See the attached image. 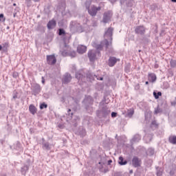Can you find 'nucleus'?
Here are the masks:
<instances>
[{
    "label": "nucleus",
    "instance_id": "1",
    "mask_svg": "<svg viewBox=\"0 0 176 176\" xmlns=\"http://www.w3.org/2000/svg\"><path fill=\"white\" fill-rule=\"evenodd\" d=\"M92 46L96 49L94 50H90L88 51V58H89V61L91 63H93V61H96L97 58V55L98 57H101V51L104 49V47L105 48V50H108V47H109V44L108 43L107 38H104L103 41H100V43L99 44L97 43V41L92 42Z\"/></svg>",
    "mask_w": 176,
    "mask_h": 176
},
{
    "label": "nucleus",
    "instance_id": "2",
    "mask_svg": "<svg viewBox=\"0 0 176 176\" xmlns=\"http://www.w3.org/2000/svg\"><path fill=\"white\" fill-rule=\"evenodd\" d=\"M109 102H107V99L104 98L99 103V109L96 111V115L98 119H107L111 115V110L107 106Z\"/></svg>",
    "mask_w": 176,
    "mask_h": 176
},
{
    "label": "nucleus",
    "instance_id": "3",
    "mask_svg": "<svg viewBox=\"0 0 176 176\" xmlns=\"http://www.w3.org/2000/svg\"><path fill=\"white\" fill-rule=\"evenodd\" d=\"M69 29L71 32H72L73 34H75L76 32L80 34L83 32V27L76 21H72L70 22Z\"/></svg>",
    "mask_w": 176,
    "mask_h": 176
},
{
    "label": "nucleus",
    "instance_id": "4",
    "mask_svg": "<svg viewBox=\"0 0 176 176\" xmlns=\"http://www.w3.org/2000/svg\"><path fill=\"white\" fill-rule=\"evenodd\" d=\"M32 162L30 159H27L26 162L23 164V166L21 167V173L22 175L25 176L30 170V167L32 166Z\"/></svg>",
    "mask_w": 176,
    "mask_h": 176
},
{
    "label": "nucleus",
    "instance_id": "5",
    "mask_svg": "<svg viewBox=\"0 0 176 176\" xmlns=\"http://www.w3.org/2000/svg\"><path fill=\"white\" fill-rule=\"evenodd\" d=\"M113 35V28L110 27L107 29V30L104 33V38H107L109 39L108 41L109 47L112 46Z\"/></svg>",
    "mask_w": 176,
    "mask_h": 176
},
{
    "label": "nucleus",
    "instance_id": "6",
    "mask_svg": "<svg viewBox=\"0 0 176 176\" xmlns=\"http://www.w3.org/2000/svg\"><path fill=\"white\" fill-rule=\"evenodd\" d=\"M31 90H32V94L33 96H38V94H39L41 91H42V87H41V85L38 83H34L32 85Z\"/></svg>",
    "mask_w": 176,
    "mask_h": 176
},
{
    "label": "nucleus",
    "instance_id": "7",
    "mask_svg": "<svg viewBox=\"0 0 176 176\" xmlns=\"http://www.w3.org/2000/svg\"><path fill=\"white\" fill-rule=\"evenodd\" d=\"M100 10H101L100 6L96 7V6L93 5L89 9L88 13L89 16H91V17H96V16H97V12Z\"/></svg>",
    "mask_w": 176,
    "mask_h": 176
},
{
    "label": "nucleus",
    "instance_id": "8",
    "mask_svg": "<svg viewBox=\"0 0 176 176\" xmlns=\"http://www.w3.org/2000/svg\"><path fill=\"white\" fill-rule=\"evenodd\" d=\"M145 32H146V28L144 25H138L135 28V34L137 35H141V36L145 35Z\"/></svg>",
    "mask_w": 176,
    "mask_h": 176
},
{
    "label": "nucleus",
    "instance_id": "9",
    "mask_svg": "<svg viewBox=\"0 0 176 176\" xmlns=\"http://www.w3.org/2000/svg\"><path fill=\"white\" fill-rule=\"evenodd\" d=\"M111 18H112V11L109 10L107 12H104L103 14L102 22L104 24H107V23H109V21H111Z\"/></svg>",
    "mask_w": 176,
    "mask_h": 176
},
{
    "label": "nucleus",
    "instance_id": "10",
    "mask_svg": "<svg viewBox=\"0 0 176 176\" xmlns=\"http://www.w3.org/2000/svg\"><path fill=\"white\" fill-rule=\"evenodd\" d=\"M38 144L42 145L43 151H50V149H52V147H50V143L49 142H46L45 138H42L41 142H39Z\"/></svg>",
    "mask_w": 176,
    "mask_h": 176
},
{
    "label": "nucleus",
    "instance_id": "11",
    "mask_svg": "<svg viewBox=\"0 0 176 176\" xmlns=\"http://www.w3.org/2000/svg\"><path fill=\"white\" fill-rule=\"evenodd\" d=\"M72 80V76L69 73H65L62 78V83L63 85H68Z\"/></svg>",
    "mask_w": 176,
    "mask_h": 176
},
{
    "label": "nucleus",
    "instance_id": "12",
    "mask_svg": "<svg viewBox=\"0 0 176 176\" xmlns=\"http://www.w3.org/2000/svg\"><path fill=\"white\" fill-rule=\"evenodd\" d=\"M57 63V58L54 55H47V64L48 65H54Z\"/></svg>",
    "mask_w": 176,
    "mask_h": 176
},
{
    "label": "nucleus",
    "instance_id": "13",
    "mask_svg": "<svg viewBox=\"0 0 176 176\" xmlns=\"http://www.w3.org/2000/svg\"><path fill=\"white\" fill-rule=\"evenodd\" d=\"M75 134H76V135H80L81 138H83V137H86V129L83 128V126H80L77 131H75Z\"/></svg>",
    "mask_w": 176,
    "mask_h": 176
},
{
    "label": "nucleus",
    "instance_id": "14",
    "mask_svg": "<svg viewBox=\"0 0 176 176\" xmlns=\"http://www.w3.org/2000/svg\"><path fill=\"white\" fill-rule=\"evenodd\" d=\"M133 167H141V160L138 157L134 156L131 160Z\"/></svg>",
    "mask_w": 176,
    "mask_h": 176
},
{
    "label": "nucleus",
    "instance_id": "15",
    "mask_svg": "<svg viewBox=\"0 0 176 176\" xmlns=\"http://www.w3.org/2000/svg\"><path fill=\"white\" fill-rule=\"evenodd\" d=\"M118 63V59L114 56H110L109 58L108 65L109 67H115V65Z\"/></svg>",
    "mask_w": 176,
    "mask_h": 176
},
{
    "label": "nucleus",
    "instance_id": "16",
    "mask_svg": "<svg viewBox=\"0 0 176 176\" xmlns=\"http://www.w3.org/2000/svg\"><path fill=\"white\" fill-rule=\"evenodd\" d=\"M141 135H140L139 133H136L133 135V137L132 138V139L131 140V144H134L135 142H140V141H141Z\"/></svg>",
    "mask_w": 176,
    "mask_h": 176
},
{
    "label": "nucleus",
    "instance_id": "17",
    "mask_svg": "<svg viewBox=\"0 0 176 176\" xmlns=\"http://www.w3.org/2000/svg\"><path fill=\"white\" fill-rule=\"evenodd\" d=\"M56 25H57V23L54 19L50 21L47 24L48 30H53V28H56Z\"/></svg>",
    "mask_w": 176,
    "mask_h": 176
},
{
    "label": "nucleus",
    "instance_id": "18",
    "mask_svg": "<svg viewBox=\"0 0 176 176\" xmlns=\"http://www.w3.org/2000/svg\"><path fill=\"white\" fill-rule=\"evenodd\" d=\"M87 50V47L85 45H78L77 47V52L79 53V54H83L84 53H86Z\"/></svg>",
    "mask_w": 176,
    "mask_h": 176
},
{
    "label": "nucleus",
    "instance_id": "19",
    "mask_svg": "<svg viewBox=\"0 0 176 176\" xmlns=\"http://www.w3.org/2000/svg\"><path fill=\"white\" fill-rule=\"evenodd\" d=\"M134 0H120V3L121 5H124L126 3L128 8H131L133 6V1Z\"/></svg>",
    "mask_w": 176,
    "mask_h": 176
},
{
    "label": "nucleus",
    "instance_id": "20",
    "mask_svg": "<svg viewBox=\"0 0 176 176\" xmlns=\"http://www.w3.org/2000/svg\"><path fill=\"white\" fill-rule=\"evenodd\" d=\"M148 79L149 82L153 83L156 82V79H157V77H156V74H155L154 73H149L148 75Z\"/></svg>",
    "mask_w": 176,
    "mask_h": 176
},
{
    "label": "nucleus",
    "instance_id": "21",
    "mask_svg": "<svg viewBox=\"0 0 176 176\" xmlns=\"http://www.w3.org/2000/svg\"><path fill=\"white\" fill-rule=\"evenodd\" d=\"M76 79H78V80H82L85 76H83V72L82 70H79L76 72L75 74Z\"/></svg>",
    "mask_w": 176,
    "mask_h": 176
},
{
    "label": "nucleus",
    "instance_id": "22",
    "mask_svg": "<svg viewBox=\"0 0 176 176\" xmlns=\"http://www.w3.org/2000/svg\"><path fill=\"white\" fill-rule=\"evenodd\" d=\"M84 102L85 105H93L94 100H93V98L91 96H88L84 100Z\"/></svg>",
    "mask_w": 176,
    "mask_h": 176
},
{
    "label": "nucleus",
    "instance_id": "23",
    "mask_svg": "<svg viewBox=\"0 0 176 176\" xmlns=\"http://www.w3.org/2000/svg\"><path fill=\"white\" fill-rule=\"evenodd\" d=\"M95 78H97V75L94 74V73L88 72L87 74V79H88L89 82H93Z\"/></svg>",
    "mask_w": 176,
    "mask_h": 176
},
{
    "label": "nucleus",
    "instance_id": "24",
    "mask_svg": "<svg viewBox=\"0 0 176 176\" xmlns=\"http://www.w3.org/2000/svg\"><path fill=\"white\" fill-rule=\"evenodd\" d=\"M29 111L32 115H35V113L38 112V109L36 108V107H35V105L30 104L29 106Z\"/></svg>",
    "mask_w": 176,
    "mask_h": 176
},
{
    "label": "nucleus",
    "instance_id": "25",
    "mask_svg": "<svg viewBox=\"0 0 176 176\" xmlns=\"http://www.w3.org/2000/svg\"><path fill=\"white\" fill-rule=\"evenodd\" d=\"M150 127L152 129V130H156L159 129V123H157V121L154 120L151 122Z\"/></svg>",
    "mask_w": 176,
    "mask_h": 176
},
{
    "label": "nucleus",
    "instance_id": "26",
    "mask_svg": "<svg viewBox=\"0 0 176 176\" xmlns=\"http://www.w3.org/2000/svg\"><path fill=\"white\" fill-rule=\"evenodd\" d=\"M144 138L148 142H151L152 141V139L153 138V133H146Z\"/></svg>",
    "mask_w": 176,
    "mask_h": 176
},
{
    "label": "nucleus",
    "instance_id": "27",
    "mask_svg": "<svg viewBox=\"0 0 176 176\" xmlns=\"http://www.w3.org/2000/svg\"><path fill=\"white\" fill-rule=\"evenodd\" d=\"M118 164H120V166H126V164H127V160H124V158L120 156L119 157Z\"/></svg>",
    "mask_w": 176,
    "mask_h": 176
},
{
    "label": "nucleus",
    "instance_id": "28",
    "mask_svg": "<svg viewBox=\"0 0 176 176\" xmlns=\"http://www.w3.org/2000/svg\"><path fill=\"white\" fill-rule=\"evenodd\" d=\"M163 168L157 166L156 167V175L157 176H162L163 175Z\"/></svg>",
    "mask_w": 176,
    "mask_h": 176
},
{
    "label": "nucleus",
    "instance_id": "29",
    "mask_svg": "<svg viewBox=\"0 0 176 176\" xmlns=\"http://www.w3.org/2000/svg\"><path fill=\"white\" fill-rule=\"evenodd\" d=\"M3 47V53H8V47H9V42H6L1 45Z\"/></svg>",
    "mask_w": 176,
    "mask_h": 176
},
{
    "label": "nucleus",
    "instance_id": "30",
    "mask_svg": "<svg viewBox=\"0 0 176 176\" xmlns=\"http://www.w3.org/2000/svg\"><path fill=\"white\" fill-rule=\"evenodd\" d=\"M153 96L155 98V100H159L160 97H162V91H154L153 93Z\"/></svg>",
    "mask_w": 176,
    "mask_h": 176
},
{
    "label": "nucleus",
    "instance_id": "31",
    "mask_svg": "<svg viewBox=\"0 0 176 176\" xmlns=\"http://www.w3.org/2000/svg\"><path fill=\"white\" fill-rule=\"evenodd\" d=\"M92 104H85V109L87 113H93V107Z\"/></svg>",
    "mask_w": 176,
    "mask_h": 176
},
{
    "label": "nucleus",
    "instance_id": "32",
    "mask_svg": "<svg viewBox=\"0 0 176 176\" xmlns=\"http://www.w3.org/2000/svg\"><path fill=\"white\" fill-rule=\"evenodd\" d=\"M168 142L170 144H173V145H176V136H170L168 138Z\"/></svg>",
    "mask_w": 176,
    "mask_h": 176
},
{
    "label": "nucleus",
    "instance_id": "33",
    "mask_svg": "<svg viewBox=\"0 0 176 176\" xmlns=\"http://www.w3.org/2000/svg\"><path fill=\"white\" fill-rule=\"evenodd\" d=\"M147 155L148 156H153V155H155V148H149L147 150Z\"/></svg>",
    "mask_w": 176,
    "mask_h": 176
},
{
    "label": "nucleus",
    "instance_id": "34",
    "mask_svg": "<svg viewBox=\"0 0 176 176\" xmlns=\"http://www.w3.org/2000/svg\"><path fill=\"white\" fill-rule=\"evenodd\" d=\"M14 149H16V151H20V149H21V144L20 143V142H16L15 144H14Z\"/></svg>",
    "mask_w": 176,
    "mask_h": 176
},
{
    "label": "nucleus",
    "instance_id": "35",
    "mask_svg": "<svg viewBox=\"0 0 176 176\" xmlns=\"http://www.w3.org/2000/svg\"><path fill=\"white\" fill-rule=\"evenodd\" d=\"M69 57H72V58H74V57H76V52L72 50L68 54Z\"/></svg>",
    "mask_w": 176,
    "mask_h": 176
},
{
    "label": "nucleus",
    "instance_id": "36",
    "mask_svg": "<svg viewBox=\"0 0 176 176\" xmlns=\"http://www.w3.org/2000/svg\"><path fill=\"white\" fill-rule=\"evenodd\" d=\"M131 68V65L130 63L127 64L124 67V71L126 74H129L130 72V69Z\"/></svg>",
    "mask_w": 176,
    "mask_h": 176
},
{
    "label": "nucleus",
    "instance_id": "37",
    "mask_svg": "<svg viewBox=\"0 0 176 176\" xmlns=\"http://www.w3.org/2000/svg\"><path fill=\"white\" fill-rule=\"evenodd\" d=\"M170 65L171 68H175L176 67V60L171 59L170 60Z\"/></svg>",
    "mask_w": 176,
    "mask_h": 176
},
{
    "label": "nucleus",
    "instance_id": "38",
    "mask_svg": "<svg viewBox=\"0 0 176 176\" xmlns=\"http://www.w3.org/2000/svg\"><path fill=\"white\" fill-rule=\"evenodd\" d=\"M58 35L59 36L65 35V30L63 28L58 29Z\"/></svg>",
    "mask_w": 176,
    "mask_h": 176
},
{
    "label": "nucleus",
    "instance_id": "39",
    "mask_svg": "<svg viewBox=\"0 0 176 176\" xmlns=\"http://www.w3.org/2000/svg\"><path fill=\"white\" fill-rule=\"evenodd\" d=\"M162 112H163V109H160L159 107L155 109L154 113H155V115H157V113H162Z\"/></svg>",
    "mask_w": 176,
    "mask_h": 176
},
{
    "label": "nucleus",
    "instance_id": "40",
    "mask_svg": "<svg viewBox=\"0 0 176 176\" xmlns=\"http://www.w3.org/2000/svg\"><path fill=\"white\" fill-rule=\"evenodd\" d=\"M133 115H134V110H131L130 111L127 112L126 116H127V118H132Z\"/></svg>",
    "mask_w": 176,
    "mask_h": 176
},
{
    "label": "nucleus",
    "instance_id": "41",
    "mask_svg": "<svg viewBox=\"0 0 176 176\" xmlns=\"http://www.w3.org/2000/svg\"><path fill=\"white\" fill-rule=\"evenodd\" d=\"M0 21L1 23H5V21H6V18L3 14H0Z\"/></svg>",
    "mask_w": 176,
    "mask_h": 176
},
{
    "label": "nucleus",
    "instance_id": "42",
    "mask_svg": "<svg viewBox=\"0 0 176 176\" xmlns=\"http://www.w3.org/2000/svg\"><path fill=\"white\" fill-rule=\"evenodd\" d=\"M60 52L62 56H63V57H67V56H68L69 52H67V50H63V51H60Z\"/></svg>",
    "mask_w": 176,
    "mask_h": 176
},
{
    "label": "nucleus",
    "instance_id": "43",
    "mask_svg": "<svg viewBox=\"0 0 176 176\" xmlns=\"http://www.w3.org/2000/svg\"><path fill=\"white\" fill-rule=\"evenodd\" d=\"M150 9L151 10H152L153 12L156 10V9H157V5L156 4H152L151 6H150Z\"/></svg>",
    "mask_w": 176,
    "mask_h": 176
},
{
    "label": "nucleus",
    "instance_id": "44",
    "mask_svg": "<svg viewBox=\"0 0 176 176\" xmlns=\"http://www.w3.org/2000/svg\"><path fill=\"white\" fill-rule=\"evenodd\" d=\"M67 115H68L69 118H72V116H74V113L72 112L71 109H69L67 110Z\"/></svg>",
    "mask_w": 176,
    "mask_h": 176
},
{
    "label": "nucleus",
    "instance_id": "45",
    "mask_svg": "<svg viewBox=\"0 0 176 176\" xmlns=\"http://www.w3.org/2000/svg\"><path fill=\"white\" fill-rule=\"evenodd\" d=\"M47 108V104H45V102H43L40 104V109H44Z\"/></svg>",
    "mask_w": 176,
    "mask_h": 176
},
{
    "label": "nucleus",
    "instance_id": "46",
    "mask_svg": "<svg viewBox=\"0 0 176 176\" xmlns=\"http://www.w3.org/2000/svg\"><path fill=\"white\" fill-rule=\"evenodd\" d=\"M12 78H15V79L19 78V72H14L12 74Z\"/></svg>",
    "mask_w": 176,
    "mask_h": 176
},
{
    "label": "nucleus",
    "instance_id": "47",
    "mask_svg": "<svg viewBox=\"0 0 176 176\" xmlns=\"http://www.w3.org/2000/svg\"><path fill=\"white\" fill-rule=\"evenodd\" d=\"M85 8H86V9H87V11H89V9L91 8H90V3H89V2H85Z\"/></svg>",
    "mask_w": 176,
    "mask_h": 176
},
{
    "label": "nucleus",
    "instance_id": "48",
    "mask_svg": "<svg viewBox=\"0 0 176 176\" xmlns=\"http://www.w3.org/2000/svg\"><path fill=\"white\" fill-rule=\"evenodd\" d=\"M118 116V113L115 112V111H112L111 112V118H115Z\"/></svg>",
    "mask_w": 176,
    "mask_h": 176
},
{
    "label": "nucleus",
    "instance_id": "49",
    "mask_svg": "<svg viewBox=\"0 0 176 176\" xmlns=\"http://www.w3.org/2000/svg\"><path fill=\"white\" fill-rule=\"evenodd\" d=\"M164 89H168V87H170V84H168V82H164Z\"/></svg>",
    "mask_w": 176,
    "mask_h": 176
},
{
    "label": "nucleus",
    "instance_id": "50",
    "mask_svg": "<svg viewBox=\"0 0 176 176\" xmlns=\"http://www.w3.org/2000/svg\"><path fill=\"white\" fill-rule=\"evenodd\" d=\"M165 35H166V31L164 30H162L160 33V36H164Z\"/></svg>",
    "mask_w": 176,
    "mask_h": 176
},
{
    "label": "nucleus",
    "instance_id": "51",
    "mask_svg": "<svg viewBox=\"0 0 176 176\" xmlns=\"http://www.w3.org/2000/svg\"><path fill=\"white\" fill-rule=\"evenodd\" d=\"M154 68L155 69H157V68H159V64H157V60H155Z\"/></svg>",
    "mask_w": 176,
    "mask_h": 176
},
{
    "label": "nucleus",
    "instance_id": "52",
    "mask_svg": "<svg viewBox=\"0 0 176 176\" xmlns=\"http://www.w3.org/2000/svg\"><path fill=\"white\" fill-rule=\"evenodd\" d=\"M171 107H176V97L175 98V100L170 102Z\"/></svg>",
    "mask_w": 176,
    "mask_h": 176
},
{
    "label": "nucleus",
    "instance_id": "53",
    "mask_svg": "<svg viewBox=\"0 0 176 176\" xmlns=\"http://www.w3.org/2000/svg\"><path fill=\"white\" fill-rule=\"evenodd\" d=\"M7 131H12V126H10L9 124H7Z\"/></svg>",
    "mask_w": 176,
    "mask_h": 176
},
{
    "label": "nucleus",
    "instance_id": "54",
    "mask_svg": "<svg viewBox=\"0 0 176 176\" xmlns=\"http://www.w3.org/2000/svg\"><path fill=\"white\" fill-rule=\"evenodd\" d=\"M96 79H97V80H104V78L103 77L98 78V76H97Z\"/></svg>",
    "mask_w": 176,
    "mask_h": 176
},
{
    "label": "nucleus",
    "instance_id": "55",
    "mask_svg": "<svg viewBox=\"0 0 176 176\" xmlns=\"http://www.w3.org/2000/svg\"><path fill=\"white\" fill-rule=\"evenodd\" d=\"M41 79H42L41 83H43V85H45V77L43 76V77L41 78Z\"/></svg>",
    "mask_w": 176,
    "mask_h": 176
},
{
    "label": "nucleus",
    "instance_id": "56",
    "mask_svg": "<svg viewBox=\"0 0 176 176\" xmlns=\"http://www.w3.org/2000/svg\"><path fill=\"white\" fill-rule=\"evenodd\" d=\"M135 90H139L140 89V84H138L135 87Z\"/></svg>",
    "mask_w": 176,
    "mask_h": 176
},
{
    "label": "nucleus",
    "instance_id": "57",
    "mask_svg": "<svg viewBox=\"0 0 176 176\" xmlns=\"http://www.w3.org/2000/svg\"><path fill=\"white\" fill-rule=\"evenodd\" d=\"M112 163V160H109L108 162H107V164L108 166H111V164Z\"/></svg>",
    "mask_w": 176,
    "mask_h": 176
},
{
    "label": "nucleus",
    "instance_id": "58",
    "mask_svg": "<svg viewBox=\"0 0 176 176\" xmlns=\"http://www.w3.org/2000/svg\"><path fill=\"white\" fill-rule=\"evenodd\" d=\"M58 127H59V129H64L63 125L61 124H59L58 125Z\"/></svg>",
    "mask_w": 176,
    "mask_h": 176
},
{
    "label": "nucleus",
    "instance_id": "59",
    "mask_svg": "<svg viewBox=\"0 0 176 176\" xmlns=\"http://www.w3.org/2000/svg\"><path fill=\"white\" fill-rule=\"evenodd\" d=\"M0 52H2V53H3V48L2 47V45H0Z\"/></svg>",
    "mask_w": 176,
    "mask_h": 176
},
{
    "label": "nucleus",
    "instance_id": "60",
    "mask_svg": "<svg viewBox=\"0 0 176 176\" xmlns=\"http://www.w3.org/2000/svg\"><path fill=\"white\" fill-rule=\"evenodd\" d=\"M110 2H111V3H115V2H116V1H118V0H109Z\"/></svg>",
    "mask_w": 176,
    "mask_h": 176
},
{
    "label": "nucleus",
    "instance_id": "61",
    "mask_svg": "<svg viewBox=\"0 0 176 176\" xmlns=\"http://www.w3.org/2000/svg\"><path fill=\"white\" fill-rule=\"evenodd\" d=\"M13 98H14V100H16V98H17V95H14Z\"/></svg>",
    "mask_w": 176,
    "mask_h": 176
},
{
    "label": "nucleus",
    "instance_id": "62",
    "mask_svg": "<svg viewBox=\"0 0 176 176\" xmlns=\"http://www.w3.org/2000/svg\"><path fill=\"white\" fill-rule=\"evenodd\" d=\"M17 14V12H14V14H13V17H16V15Z\"/></svg>",
    "mask_w": 176,
    "mask_h": 176
},
{
    "label": "nucleus",
    "instance_id": "63",
    "mask_svg": "<svg viewBox=\"0 0 176 176\" xmlns=\"http://www.w3.org/2000/svg\"><path fill=\"white\" fill-rule=\"evenodd\" d=\"M27 3H31V0H26Z\"/></svg>",
    "mask_w": 176,
    "mask_h": 176
},
{
    "label": "nucleus",
    "instance_id": "64",
    "mask_svg": "<svg viewBox=\"0 0 176 176\" xmlns=\"http://www.w3.org/2000/svg\"><path fill=\"white\" fill-rule=\"evenodd\" d=\"M173 3H176V0H170Z\"/></svg>",
    "mask_w": 176,
    "mask_h": 176
}]
</instances>
